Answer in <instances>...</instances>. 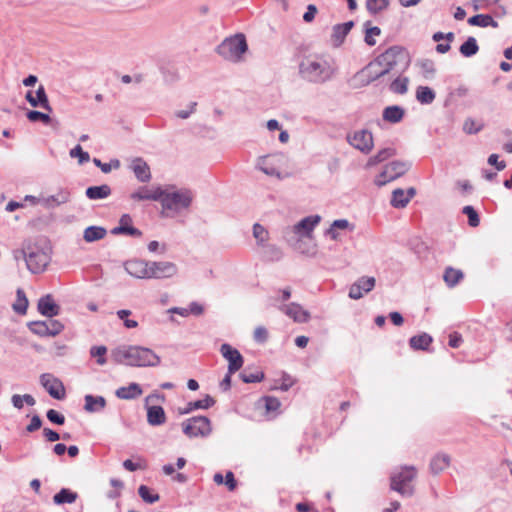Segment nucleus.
Wrapping results in <instances>:
<instances>
[{"instance_id": "obj_1", "label": "nucleus", "mask_w": 512, "mask_h": 512, "mask_svg": "<svg viewBox=\"0 0 512 512\" xmlns=\"http://www.w3.org/2000/svg\"><path fill=\"white\" fill-rule=\"evenodd\" d=\"M335 72L334 62L325 55H307L299 63V75L309 83H326L334 77Z\"/></svg>"}, {"instance_id": "obj_2", "label": "nucleus", "mask_w": 512, "mask_h": 512, "mask_svg": "<svg viewBox=\"0 0 512 512\" xmlns=\"http://www.w3.org/2000/svg\"><path fill=\"white\" fill-rule=\"evenodd\" d=\"M114 362L132 367H155L160 357L151 349L143 346L121 345L111 352Z\"/></svg>"}, {"instance_id": "obj_3", "label": "nucleus", "mask_w": 512, "mask_h": 512, "mask_svg": "<svg viewBox=\"0 0 512 512\" xmlns=\"http://www.w3.org/2000/svg\"><path fill=\"white\" fill-rule=\"evenodd\" d=\"M24 261L27 269L38 274L45 271L51 261L52 249L46 239L27 240L24 242Z\"/></svg>"}, {"instance_id": "obj_4", "label": "nucleus", "mask_w": 512, "mask_h": 512, "mask_svg": "<svg viewBox=\"0 0 512 512\" xmlns=\"http://www.w3.org/2000/svg\"><path fill=\"white\" fill-rule=\"evenodd\" d=\"M193 199L194 195L191 190L168 186L162 188L159 202L161 203L162 209L168 212L167 215H176L188 210Z\"/></svg>"}, {"instance_id": "obj_5", "label": "nucleus", "mask_w": 512, "mask_h": 512, "mask_svg": "<svg viewBox=\"0 0 512 512\" xmlns=\"http://www.w3.org/2000/svg\"><path fill=\"white\" fill-rule=\"evenodd\" d=\"M410 59L407 50L399 45H394L386 49L383 53L374 59L373 65H380L386 75L402 74L409 66Z\"/></svg>"}, {"instance_id": "obj_6", "label": "nucleus", "mask_w": 512, "mask_h": 512, "mask_svg": "<svg viewBox=\"0 0 512 512\" xmlns=\"http://www.w3.org/2000/svg\"><path fill=\"white\" fill-rule=\"evenodd\" d=\"M248 45L243 34L224 39L216 48L217 53L225 60L238 62L241 56L247 51Z\"/></svg>"}, {"instance_id": "obj_7", "label": "nucleus", "mask_w": 512, "mask_h": 512, "mask_svg": "<svg viewBox=\"0 0 512 512\" xmlns=\"http://www.w3.org/2000/svg\"><path fill=\"white\" fill-rule=\"evenodd\" d=\"M417 475L416 468L414 466H405L398 473L391 476V489L397 491L402 496H412L413 487L409 485L411 481Z\"/></svg>"}, {"instance_id": "obj_8", "label": "nucleus", "mask_w": 512, "mask_h": 512, "mask_svg": "<svg viewBox=\"0 0 512 512\" xmlns=\"http://www.w3.org/2000/svg\"><path fill=\"white\" fill-rule=\"evenodd\" d=\"M183 433L189 438L206 437L212 428L210 420L205 416H196L182 422Z\"/></svg>"}, {"instance_id": "obj_9", "label": "nucleus", "mask_w": 512, "mask_h": 512, "mask_svg": "<svg viewBox=\"0 0 512 512\" xmlns=\"http://www.w3.org/2000/svg\"><path fill=\"white\" fill-rule=\"evenodd\" d=\"M347 140L351 146L364 154L370 153L374 146L372 133L366 129L348 135Z\"/></svg>"}, {"instance_id": "obj_10", "label": "nucleus", "mask_w": 512, "mask_h": 512, "mask_svg": "<svg viewBox=\"0 0 512 512\" xmlns=\"http://www.w3.org/2000/svg\"><path fill=\"white\" fill-rule=\"evenodd\" d=\"M149 279L171 278L177 274L178 268L175 263L169 261H149Z\"/></svg>"}, {"instance_id": "obj_11", "label": "nucleus", "mask_w": 512, "mask_h": 512, "mask_svg": "<svg viewBox=\"0 0 512 512\" xmlns=\"http://www.w3.org/2000/svg\"><path fill=\"white\" fill-rule=\"evenodd\" d=\"M220 353L228 361L229 374H234L243 366L244 359L242 355L230 344H222L220 347Z\"/></svg>"}, {"instance_id": "obj_12", "label": "nucleus", "mask_w": 512, "mask_h": 512, "mask_svg": "<svg viewBox=\"0 0 512 512\" xmlns=\"http://www.w3.org/2000/svg\"><path fill=\"white\" fill-rule=\"evenodd\" d=\"M40 382L51 397L61 400L65 397V388L62 382L52 374L44 373L40 376Z\"/></svg>"}, {"instance_id": "obj_13", "label": "nucleus", "mask_w": 512, "mask_h": 512, "mask_svg": "<svg viewBox=\"0 0 512 512\" xmlns=\"http://www.w3.org/2000/svg\"><path fill=\"white\" fill-rule=\"evenodd\" d=\"M321 217L319 215H310L302 220H300L297 224H295L291 228V232L297 235L298 237H308L310 238L315 227L320 223Z\"/></svg>"}, {"instance_id": "obj_14", "label": "nucleus", "mask_w": 512, "mask_h": 512, "mask_svg": "<svg viewBox=\"0 0 512 512\" xmlns=\"http://www.w3.org/2000/svg\"><path fill=\"white\" fill-rule=\"evenodd\" d=\"M278 309L289 318L297 323H306L310 320V313L303 309V307L295 302L289 304H282Z\"/></svg>"}, {"instance_id": "obj_15", "label": "nucleus", "mask_w": 512, "mask_h": 512, "mask_svg": "<svg viewBox=\"0 0 512 512\" xmlns=\"http://www.w3.org/2000/svg\"><path fill=\"white\" fill-rule=\"evenodd\" d=\"M374 60L361 69L356 75L355 79H358L363 86L370 84L385 76L382 67L380 65H373Z\"/></svg>"}, {"instance_id": "obj_16", "label": "nucleus", "mask_w": 512, "mask_h": 512, "mask_svg": "<svg viewBox=\"0 0 512 512\" xmlns=\"http://www.w3.org/2000/svg\"><path fill=\"white\" fill-rule=\"evenodd\" d=\"M376 280L374 277H360L350 286L349 297L358 300L363 297L364 293H368L375 287Z\"/></svg>"}, {"instance_id": "obj_17", "label": "nucleus", "mask_w": 512, "mask_h": 512, "mask_svg": "<svg viewBox=\"0 0 512 512\" xmlns=\"http://www.w3.org/2000/svg\"><path fill=\"white\" fill-rule=\"evenodd\" d=\"M125 271L138 279H149V261L141 259L128 260L124 263Z\"/></svg>"}, {"instance_id": "obj_18", "label": "nucleus", "mask_w": 512, "mask_h": 512, "mask_svg": "<svg viewBox=\"0 0 512 512\" xmlns=\"http://www.w3.org/2000/svg\"><path fill=\"white\" fill-rule=\"evenodd\" d=\"M25 98L32 107H41L48 113L52 112V107L49 104L48 96L43 85L37 88L35 95L32 91H28Z\"/></svg>"}, {"instance_id": "obj_19", "label": "nucleus", "mask_w": 512, "mask_h": 512, "mask_svg": "<svg viewBox=\"0 0 512 512\" xmlns=\"http://www.w3.org/2000/svg\"><path fill=\"white\" fill-rule=\"evenodd\" d=\"M280 158L279 155H266L261 156L257 160L256 167L268 176H276L280 178V172L276 165V160Z\"/></svg>"}, {"instance_id": "obj_20", "label": "nucleus", "mask_w": 512, "mask_h": 512, "mask_svg": "<svg viewBox=\"0 0 512 512\" xmlns=\"http://www.w3.org/2000/svg\"><path fill=\"white\" fill-rule=\"evenodd\" d=\"M131 224H132L131 216L129 214H124L121 216V218L119 220V225L117 227H114L111 230V233L113 235L125 234V235H129V236H133V237H141L142 232L139 229L133 227Z\"/></svg>"}, {"instance_id": "obj_21", "label": "nucleus", "mask_w": 512, "mask_h": 512, "mask_svg": "<svg viewBox=\"0 0 512 512\" xmlns=\"http://www.w3.org/2000/svg\"><path fill=\"white\" fill-rule=\"evenodd\" d=\"M70 200V192L67 189L61 188L54 195L41 198V205L46 209H54Z\"/></svg>"}, {"instance_id": "obj_22", "label": "nucleus", "mask_w": 512, "mask_h": 512, "mask_svg": "<svg viewBox=\"0 0 512 512\" xmlns=\"http://www.w3.org/2000/svg\"><path fill=\"white\" fill-rule=\"evenodd\" d=\"M415 194L416 189L413 187L408 188L406 191L401 188H397L392 192L390 203L394 208H404L408 205Z\"/></svg>"}, {"instance_id": "obj_23", "label": "nucleus", "mask_w": 512, "mask_h": 512, "mask_svg": "<svg viewBox=\"0 0 512 512\" xmlns=\"http://www.w3.org/2000/svg\"><path fill=\"white\" fill-rule=\"evenodd\" d=\"M38 311L46 317L52 318L59 315L60 306L57 305L50 294L41 297L38 301Z\"/></svg>"}, {"instance_id": "obj_24", "label": "nucleus", "mask_w": 512, "mask_h": 512, "mask_svg": "<svg viewBox=\"0 0 512 512\" xmlns=\"http://www.w3.org/2000/svg\"><path fill=\"white\" fill-rule=\"evenodd\" d=\"M161 190L162 187L149 188L147 186H142L138 190L134 191L130 197L135 201H159L161 198Z\"/></svg>"}, {"instance_id": "obj_25", "label": "nucleus", "mask_w": 512, "mask_h": 512, "mask_svg": "<svg viewBox=\"0 0 512 512\" xmlns=\"http://www.w3.org/2000/svg\"><path fill=\"white\" fill-rule=\"evenodd\" d=\"M131 169L135 177L143 183L151 180V171L148 164L142 158H135L131 162Z\"/></svg>"}, {"instance_id": "obj_26", "label": "nucleus", "mask_w": 512, "mask_h": 512, "mask_svg": "<svg viewBox=\"0 0 512 512\" xmlns=\"http://www.w3.org/2000/svg\"><path fill=\"white\" fill-rule=\"evenodd\" d=\"M147 422L151 426H160L166 422V414L162 406L146 404Z\"/></svg>"}, {"instance_id": "obj_27", "label": "nucleus", "mask_w": 512, "mask_h": 512, "mask_svg": "<svg viewBox=\"0 0 512 512\" xmlns=\"http://www.w3.org/2000/svg\"><path fill=\"white\" fill-rule=\"evenodd\" d=\"M143 393L141 386L138 383L132 382L128 386L119 387L115 391V395L119 399L133 400L140 397Z\"/></svg>"}, {"instance_id": "obj_28", "label": "nucleus", "mask_w": 512, "mask_h": 512, "mask_svg": "<svg viewBox=\"0 0 512 512\" xmlns=\"http://www.w3.org/2000/svg\"><path fill=\"white\" fill-rule=\"evenodd\" d=\"M451 463V457L446 453L436 454L430 461L429 469L433 475H438L445 471Z\"/></svg>"}, {"instance_id": "obj_29", "label": "nucleus", "mask_w": 512, "mask_h": 512, "mask_svg": "<svg viewBox=\"0 0 512 512\" xmlns=\"http://www.w3.org/2000/svg\"><path fill=\"white\" fill-rule=\"evenodd\" d=\"M354 26L353 21H348L342 24H336L333 27L332 39L335 46H340L347 34L350 32L352 27Z\"/></svg>"}, {"instance_id": "obj_30", "label": "nucleus", "mask_w": 512, "mask_h": 512, "mask_svg": "<svg viewBox=\"0 0 512 512\" xmlns=\"http://www.w3.org/2000/svg\"><path fill=\"white\" fill-rule=\"evenodd\" d=\"M411 167V163L405 161H393L385 166L390 179H397L404 175Z\"/></svg>"}, {"instance_id": "obj_31", "label": "nucleus", "mask_w": 512, "mask_h": 512, "mask_svg": "<svg viewBox=\"0 0 512 512\" xmlns=\"http://www.w3.org/2000/svg\"><path fill=\"white\" fill-rule=\"evenodd\" d=\"M84 409L89 413L101 411L106 406V400L103 396L86 395Z\"/></svg>"}, {"instance_id": "obj_32", "label": "nucleus", "mask_w": 512, "mask_h": 512, "mask_svg": "<svg viewBox=\"0 0 512 512\" xmlns=\"http://www.w3.org/2000/svg\"><path fill=\"white\" fill-rule=\"evenodd\" d=\"M85 195L90 200L105 199L111 195V188L107 184L100 186H90L86 189Z\"/></svg>"}, {"instance_id": "obj_33", "label": "nucleus", "mask_w": 512, "mask_h": 512, "mask_svg": "<svg viewBox=\"0 0 512 512\" xmlns=\"http://www.w3.org/2000/svg\"><path fill=\"white\" fill-rule=\"evenodd\" d=\"M215 404V400L210 396L206 395L205 398L192 401L187 404V406L180 411V414H188L194 410L198 409H208Z\"/></svg>"}, {"instance_id": "obj_34", "label": "nucleus", "mask_w": 512, "mask_h": 512, "mask_svg": "<svg viewBox=\"0 0 512 512\" xmlns=\"http://www.w3.org/2000/svg\"><path fill=\"white\" fill-rule=\"evenodd\" d=\"M405 111L402 107L393 105L388 106L383 110L382 117L389 123H398L404 117Z\"/></svg>"}, {"instance_id": "obj_35", "label": "nucleus", "mask_w": 512, "mask_h": 512, "mask_svg": "<svg viewBox=\"0 0 512 512\" xmlns=\"http://www.w3.org/2000/svg\"><path fill=\"white\" fill-rule=\"evenodd\" d=\"M107 230L102 226H89L83 232V239L87 243H92L103 239Z\"/></svg>"}, {"instance_id": "obj_36", "label": "nucleus", "mask_w": 512, "mask_h": 512, "mask_svg": "<svg viewBox=\"0 0 512 512\" xmlns=\"http://www.w3.org/2000/svg\"><path fill=\"white\" fill-rule=\"evenodd\" d=\"M468 24L471 26L478 27H493L497 28L499 26L498 22L495 21L491 15L489 14H477L468 19Z\"/></svg>"}, {"instance_id": "obj_37", "label": "nucleus", "mask_w": 512, "mask_h": 512, "mask_svg": "<svg viewBox=\"0 0 512 512\" xmlns=\"http://www.w3.org/2000/svg\"><path fill=\"white\" fill-rule=\"evenodd\" d=\"M463 278V272L453 267H447L443 274V280L449 288L455 287Z\"/></svg>"}, {"instance_id": "obj_38", "label": "nucleus", "mask_w": 512, "mask_h": 512, "mask_svg": "<svg viewBox=\"0 0 512 512\" xmlns=\"http://www.w3.org/2000/svg\"><path fill=\"white\" fill-rule=\"evenodd\" d=\"M432 337L427 333L415 335L410 338V347L414 350H427L429 345L432 343Z\"/></svg>"}, {"instance_id": "obj_39", "label": "nucleus", "mask_w": 512, "mask_h": 512, "mask_svg": "<svg viewBox=\"0 0 512 512\" xmlns=\"http://www.w3.org/2000/svg\"><path fill=\"white\" fill-rule=\"evenodd\" d=\"M416 66L419 67L420 73L426 80H431L434 78L436 73V67L434 61L431 59H421L418 60Z\"/></svg>"}, {"instance_id": "obj_40", "label": "nucleus", "mask_w": 512, "mask_h": 512, "mask_svg": "<svg viewBox=\"0 0 512 512\" xmlns=\"http://www.w3.org/2000/svg\"><path fill=\"white\" fill-rule=\"evenodd\" d=\"M78 498V494L76 492L71 491L67 488H62L58 493H56L53 497V501L57 505L61 504H71L76 501Z\"/></svg>"}, {"instance_id": "obj_41", "label": "nucleus", "mask_w": 512, "mask_h": 512, "mask_svg": "<svg viewBox=\"0 0 512 512\" xmlns=\"http://www.w3.org/2000/svg\"><path fill=\"white\" fill-rule=\"evenodd\" d=\"M395 154H396V150L394 148L387 147V148L381 149L380 151H378V153L376 155H374L368 159L366 166L367 167L375 166V165L391 158Z\"/></svg>"}, {"instance_id": "obj_42", "label": "nucleus", "mask_w": 512, "mask_h": 512, "mask_svg": "<svg viewBox=\"0 0 512 512\" xmlns=\"http://www.w3.org/2000/svg\"><path fill=\"white\" fill-rule=\"evenodd\" d=\"M436 98L435 92L427 86H419L416 89V99L421 104H431Z\"/></svg>"}, {"instance_id": "obj_43", "label": "nucleus", "mask_w": 512, "mask_h": 512, "mask_svg": "<svg viewBox=\"0 0 512 512\" xmlns=\"http://www.w3.org/2000/svg\"><path fill=\"white\" fill-rule=\"evenodd\" d=\"M409 79L407 77L401 76V74H396V78L390 84V91L395 94H405L408 90Z\"/></svg>"}, {"instance_id": "obj_44", "label": "nucleus", "mask_w": 512, "mask_h": 512, "mask_svg": "<svg viewBox=\"0 0 512 512\" xmlns=\"http://www.w3.org/2000/svg\"><path fill=\"white\" fill-rule=\"evenodd\" d=\"M479 51V46L474 37L470 36L467 40L460 46L459 52L464 57H472L477 54Z\"/></svg>"}, {"instance_id": "obj_45", "label": "nucleus", "mask_w": 512, "mask_h": 512, "mask_svg": "<svg viewBox=\"0 0 512 512\" xmlns=\"http://www.w3.org/2000/svg\"><path fill=\"white\" fill-rule=\"evenodd\" d=\"M253 237L256 239L258 246L264 247L268 243L269 232L261 224L255 223L253 225Z\"/></svg>"}, {"instance_id": "obj_46", "label": "nucleus", "mask_w": 512, "mask_h": 512, "mask_svg": "<svg viewBox=\"0 0 512 512\" xmlns=\"http://www.w3.org/2000/svg\"><path fill=\"white\" fill-rule=\"evenodd\" d=\"M16 296L17 299L12 308L16 313L24 315L28 308V299L25 295V292L20 288L17 289Z\"/></svg>"}, {"instance_id": "obj_47", "label": "nucleus", "mask_w": 512, "mask_h": 512, "mask_svg": "<svg viewBox=\"0 0 512 512\" xmlns=\"http://www.w3.org/2000/svg\"><path fill=\"white\" fill-rule=\"evenodd\" d=\"M364 27H365L364 41L368 46L372 47L376 44L375 36H379L381 34V29L377 26L370 27L369 21L364 23Z\"/></svg>"}, {"instance_id": "obj_48", "label": "nucleus", "mask_w": 512, "mask_h": 512, "mask_svg": "<svg viewBox=\"0 0 512 512\" xmlns=\"http://www.w3.org/2000/svg\"><path fill=\"white\" fill-rule=\"evenodd\" d=\"M264 257L269 261H279L282 258V251L279 247H277L274 244H265L264 247H262Z\"/></svg>"}, {"instance_id": "obj_49", "label": "nucleus", "mask_w": 512, "mask_h": 512, "mask_svg": "<svg viewBox=\"0 0 512 512\" xmlns=\"http://www.w3.org/2000/svg\"><path fill=\"white\" fill-rule=\"evenodd\" d=\"M138 494L144 502L149 504L157 502L160 498L158 493H153L152 490L146 485L139 486Z\"/></svg>"}, {"instance_id": "obj_50", "label": "nucleus", "mask_w": 512, "mask_h": 512, "mask_svg": "<svg viewBox=\"0 0 512 512\" xmlns=\"http://www.w3.org/2000/svg\"><path fill=\"white\" fill-rule=\"evenodd\" d=\"M389 5L388 0H366V8L372 15H376L385 10Z\"/></svg>"}, {"instance_id": "obj_51", "label": "nucleus", "mask_w": 512, "mask_h": 512, "mask_svg": "<svg viewBox=\"0 0 512 512\" xmlns=\"http://www.w3.org/2000/svg\"><path fill=\"white\" fill-rule=\"evenodd\" d=\"M483 127L484 124L482 122H477L473 118H466L463 123V131L469 135L479 133Z\"/></svg>"}, {"instance_id": "obj_52", "label": "nucleus", "mask_w": 512, "mask_h": 512, "mask_svg": "<svg viewBox=\"0 0 512 512\" xmlns=\"http://www.w3.org/2000/svg\"><path fill=\"white\" fill-rule=\"evenodd\" d=\"M260 402L264 403L267 413H277L281 406L280 400L273 396H264L261 398Z\"/></svg>"}, {"instance_id": "obj_53", "label": "nucleus", "mask_w": 512, "mask_h": 512, "mask_svg": "<svg viewBox=\"0 0 512 512\" xmlns=\"http://www.w3.org/2000/svg\"><path fill=\"white\" fill-rule=\"evenodd\" d=\"M106 353H107V348L103 345L93 346L90 349L91 357L96 358L97 364H99L101 366L106 364V362H107L106 357H105Z\"/></svg>"}, {"instance_id": "obj_54", "label": "nucleus", "mask_w": 512, "mask_h": 512, "mask_svg": "<svg viewBox=\"0 0 512 512\" xmlns=\"http://www.w3.org/2000/svg\"><path fill=\"white\" fill-rule=\"evenodd\" d=\"M28 327L32 333L40 337H47V325L44 321H32L28 323Z\"/></svg>"}, {"instance_id": "obj_55", "label": "nucleus", "mask_w": 512, "mask_h": 512, "mask_svg": "<svg viewBox=\"0 0 512 512\" xmlns=\"http://www.w3.org/2000/svg\"><path fill=\"white\" fill-rule=\"evenodd\" d=\"M240 378L244 383H258L264 379L262 371L248 373L246 370L240 373Z\"/></svg>"}, {"instance_id": "obj_56", "label": "nucleus", "mask_w": 512, "mask_h": 512, "mask_svg": "<svg viewBox=\"0 0 512 512\" xmlns=\"http://www.w3.org/2000/svg\"><path fill=\"white\" fill-rule=\"evenodd\" d=\"M463 214L468 217V224L471 227H477L480 224V218L477 211L472 206H465L462 210Z\"/></svg>"}, {"instance_id": "obj_57", "label": "nucleus", "mask_w": 512, "mask_h": 512, "mask_svg": "<svg viewBox=\"0 0 512 512\" xmlns=\"http://www.w3.org/2000/svg\"><path fill=\"white\" fill-rule=\"evenodd\" d=\"M27 118L31 122H38L41 121L44 124H49L51 121V118L48 113H43L37 110H30L26 114Z\"/></svg>"}, {"instance_id": "obj_58", "label": "nucleus", "mask_w": 512, "mask_h": 512, "mask_svg": "<svg viewBox=\"0 0 512 512\" xmlns=\"http://www.w3.org/2000/svg\"><path fill=\"white\" fill-rule=\"evenodd\" d=\"M44 322L47 325L48 336H56L64 329V325L58 320L48 319Z\"/></svg>"}, {"instance_id": "obj_59", "label": "nucleus", "mask_w": 512, "mask_h": 512, "mask_svg": "<svg viewBox=\"0 0 512 512\" xmlns=\"http://www.w3.org/2000/svg\"><path fill=\"white\" fill-rule=\"evenodd\" d=\"M69 154L72 158H78V162L81 165L90 160V155L83 151L80 145H76L74 148H72Z\"/></svg>"}, {"instance_id": "obj_60", "label": "nucleus", "mask_w": 512, "mask_h": 512, "mask_svg": "<svg viewBox=\"0 0 512 512\" xmlns=\"http://www.w3.org/2000/svg\"><path fill=\"white\" fill-rule=\"evenodd\" d=\"M48 420L57 425H63L65 423L64 415L60 414L54 409H49L46 413Z\"/></svg>"}, {"instance_id": "obj_61", "label": "nucleus", "mask_w": 512, "mask_h": 512, "mask_svg": "<svg viewBox=\"0 0 512 512\" xmlns=\"http://www.w3.org/2000/svg\"><path fill=\"white\" fill-rule=\"evenodd\" d=\"M253 338L257 343H265L268 339V331L263 326H258L254 330Z\"/></svg>"}, {"instance_id": "obj_62", "label": "nucleus", "mask_w": 512, "mask_h": 512, "mask_svg": "<svg viewBox=\"0 0 512 512\" xmlns=\"http://www.w3.org/2000/svg\"><path fill=\"white\" fill-rule=\"evenodd\" d=\"M487 162L489 165L495 166L497 171H502L506 167V163L504 161H499V156L497 154H491L488 157Z\"/></svg>"}, {"instance_id": "obj_63", "label": "nucleus", "mask_w": 512, "mask_h": 512, "mask_svg": "<svg viewBox=\"0 0 512 512\" xmlns=\"http://www.w3.org/2000/svg\"><path fill=\"white\" fill-rule=\"evenodd\" d=\"M197 103L191 102L187 109L185 110H179L175 112V116L181 119H187L190 117V115L195 111Z\"/></svg>"}, {"instance_id": "obj_64", "label": "nucleus", "mask_w": 512, "mask_h": 512, "mask_svg": "<svg viewBox=\"0 0 512 512\" xmlns=\"http://www.w3.org/2000/svg\"><path fill=\"white\" fill-rule=\"evenodd\" d=\"M394 179H390V175L386 168L375 178V184L379 187L384 186L390 181H393Z\"/></svg>"}]
</instances>
